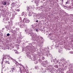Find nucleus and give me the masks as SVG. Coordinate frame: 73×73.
<instances>
[{
    "instance_id": "f257e3e1",
    "label": "nucleus",
    "mask_w": 73,
    "mask_h": 73,
    "mask_svg": "<svg viewBox=\"0 0 73 73\" xmlns=\"http://www.w3.org/2000/svg\"><path fill=\"white\" fill-rule=\"evenodd\" d=\"M2 4L3 5H6L7 4V2L6 1H3L2 2Z\"/></svg>"
},
{
    "instance_id": "f03ea898",
    "label": "nucleus",
    "mask_w": 73,
    "mask_h": 73,
    "mask_svg": "<svg viewBox=\"0 0 73 73\" xmlns=\"http://www.w3.org/2000/svg\"><path fill=\"white\" fill-rule=\"evenodd\" d=\"M25 22V23H29V21L28 20V19H27V18H26Z\"/></svg>"
},
{
    "instance_id": "7ed1b4c3",
    "label": "nucleus",
    "mask_w": 73,
    "mask_h": 73,
    "mask_svg": "<svg viewBox=\"0 0 73 73\" xmlns=\"http://www.w3.org/2000/svg\"><path fill=\"white\" fill-rule=\"evenodd\" d=\"M24 25L23 24H21L20 25V28H23V27H24Z\"/></svg>"
},
{
    "instance_id": "20e7f679",
    "label": "nucleus",
    "mask_w": 73,
    "mask_h": 73,
    "mask_svg": "<svg viewBox=\"0 0 73 73\" xmlns=\"http://www.w3.org/2000/svg\"><path fill=\"white\" fill-rule=\"evenodd\" d=\"M11 69L12 72H13V70H16V69L15 68H11Z\"/></svg>"
},
{
    "instance_id": "39448f33",
    "label": "nucleus",
    "mask_w": 73,
    "mask_h": 73,
    "mask_svg": "<svg viewBox=\"0 0 73 73\" xmlns=\"http://www.w3.org/2000/svg\"><path fill=\"white\" fill-rule=\"evenodd\" d=\"M26 8L28 11H29V10L30 9H31V7H27Z\"/></svg>"
},
{
    "instance_id": "423d86ee",
    "label": "nucleus",
    "mask_w": 73,
    "mask_h": 73,
    "mask_svg": "<svg viewBox=\"0 0 73 73\" xmlns=\"http://www.w3.org/2000/svg\"><path fill=\"white\" fill-rule=\"evenodd\" d=\"M15 10L16 12H20V9H15Z\"/></svg>"
},
{
    "instance_id": "0eeeda50",
    "label": "nucleus",
    "mask_w": 73,
    "mask_h": 73,
    "mask_svg": "<svg viewBox=\"0 0 73 73\" xmlns=\"http://www.w3.org/2000/svg\"><path fill=\"white\" fill-rule=\"evenodd\" d=\"M3 58L4 59H5V60L7 59V60H9V58H4V57Z\"/></svg>"
},
{
    "instance_id": "6e6552de",
    "label": "nucleus",
    "mask_w": 73,
    "mask_h": 73,
    "mask_svg": "<svg viewBox=\"0 0 73 73\" xmlns=\"http://www.w3.org/2000/svg\"><path fill=\"white\" fill-rule=\"evenodd\" d=\"M5 63H6V64H9H9H10V63H9V61H5Z\"/></svg>"
},
{
    "instance_id": "1a4fd4ad",
    "label": "nucleus",
    "mask_w": 73,
    "mask_h": 73,
    "mask_svg": "<svg viewBox=\"0 0 73 73\" xmlns=\"http://www.w3.org/2000/svg\"><path fill=\"white\" fill-rule=\"evenodd\" d=\"M42 71V72H43V73H45V72H46V71H45V69H43Z\"/></svg>"
},
{
    "instance_id": "9d476101",
    "label": "nucleus",
    "mask_w": 73,
    "mask_h": 73,
    "mask_svg": "<svg viewBox=\"0 0 73 73\" xmlns=\"http://www.w3.org/2000/svg\"><path fill=\"white\" fill-rule=\"evenodd\" d=\"M25 20H26V18H25L23 19V22L24 23V22L25 21Z\"/></svg>"
},
{
    "instance_id": "9b49d317",
    "label": "nucleus",
    "mask_w": 73,
    "mask_h": 73,
    "mask_svg": "<svg viewBox=\"0 0 73 73\" xmlns=\"http://www.w3.org/2000/svg\"><path fill=\"white\" fill-rule=\"evenodd\" d=\"M15 64L16 65V66H18L19 65V63L18 62L15 63Z\"/></svg>"
},
{
    "instance_id": "f8f14e48",
    "label": "nucleus",
    "mask_w": 73,
    "mask_h": 73,
    "mask_svg": "<svg viewBox=\"0 0 73 73\" xmlns=\"http://www.w3.org/2000/svg\"><path fill=\"white\" fill-rule=\"evenodd\" d=\"M15 7H16V8H19V6L18 5H15Z\"/></svg>"
},
{
    "instance_id": "ddd939ff",
    "label": "nucleus",
    "mask_w": 73,
    "mask_h": 73,
    "mask_svg": "<svg viewBox=\"0 0 73 73\" xmlns=\"http://www.w3.org/2000/svg\"><path fill=\"white\" fill-rule=\"evenodd\" d=\"M42 60H44V59H45V58L44 57H43L42 58Z\"/></svg>"
},
{
    "instance_id": "4468645a",
    "label": "nucleus",
    "mask_w": 73,
    "mask_h": 73,
    "mask_svg": "<svg viewBox=\"0 0 73 73\" xmlns=\"http://www.w3.org/2000/svg\"><path fill=\"white\" fill-rule=\"evenodd\" d=\"M7 36H10V34H9V33H8L7 34Z\"/></svg>"
},
{
    "instance_id": "2eb2a0df",
    "label": "nucleus",
    "mask_w": 73,
    "mask_h": 73,
    "mask_svg": "<svg viewBox=\"0 0 73 73\" xmlns=\"http://www.w3.org/2000/svg\"><path fill=\"white\" fill-rule=\"evenodd\" d=\"M69 2V1H68L67 2H66V4H68Z\"/></svg>"
},
{
    "instance_id": "dca6fc26",
    "label": "nucleus",
    "mask_w": 73,
    "mask_h": 73,
    "mask_svg": "<svg viewBox=\"0 0 73 73\" xmlns=\"http://www.w3.org/2000/svg\"><path fill=\"white\" fill-rule=\"evenodd\" d=\"M70 53H71V54H73V52L72 51H71L70 52Z\"/></svg>"
},
{
    "instance_id": "f3484780",
    "label": "nucleus",
    "mask_w": 73,
    "mask_h": 73,
    "mask_svg": "<svg viewBox=\"0 0 73 73\" xmlns=\"http://www.w3.org/2000/svg\"><path fill=\"white\" fill-rule=\"evenodd\" d=\"M15 53L16 54H19V52L18 51H16L15 52Z\"/></svg>"
},
{
    "instance_id": "a211bd4d",
    "label": "nucleus",
    "mask_w": 73,
    "mask_h": 73,
    "mask_svg": "<svg viewBox=\"0 0 73 73\" xmlns=\"http://www.w3.org/2000/svg\"><path fill=\"white\" fill-rule=\"evenodd\" d=\"M71 8H70V9H72V8H73V5H72L71 6Z\"/></svg>"
},
{
    "instance_id": "6ab92c4d",
    "label": "nucleus",
    "mask_w": 73,
    "mask_h": 73,
    "mask_svg": "<svg viewBox=\"0 0 73 73\" xmlns=\"http://www.w3.org/2000/svg\"><path fill=\"white\" fill-rule=\"evenodd\" d=\"M38 61H39V62H41V59H39L38 60Z\"/></svg>"
},
{
    "instance_id": "aec40b11",
    "label": "nucleus",
    "mask_w": 73,
    "mask_h": 73,
    "mask_svg": "<svg viewBox=\"0 0 73 73\" xmlns=\"http://www.w3.org/2000/svg\"><path fill=\"white\" fill-rule=\"evenodd\" d=\"M22 16H23L24 15V13H22Z\"/></svg>"
},
{
    "instance_id": "412c9836",
    "label": "nucleus",
    "mask_w": 73,
    "mask_h": 73,
    "mask_svg": "<svg viewBox=\"0 0 73 73\" xmlns=\"http://www.w3.org/2000/svg\"><path fill=\"white\" fill-rule=\"evenodd\" d=\"M16 29L17 30H18V31H19V29H18V28H16Z\"/></svg>"
},
{
    "instance_id": "4be33fe9",
    "label": "nucleus",
    "mask_w": 73,
    "mask_h": 73,
    "mask_svg": "<svg viewBox=\"0 0 73 73\" xmlns=\"http://www.w3.org/2000/svg\"><path fill=\"white\" fill-rule=\"evenodd\" d=\"M56 59L54 60H53V61H54V62H56V61L55 60H56Z\"/></svg>"
},
{
    "instance_id": "5701e85b",
    "label": "nucleus",
    "mask_w": 73,
    "mask_h": 73,
    "mask_svg": "<svg viewBox=\"0 0 73 73\" xmlns=\"http://www.w3.org/2000/svg\"><path fill=\"white\" fill-rule=\"evenodd\" d=\"M5 17H4V18L3 19V20L4 21V19H5Z\"/></svg>"
},
{
    "instance_id": "b1692460",
    "label": "nucleus",
    "mask_w": 73,
    "mask_h": 73,
    "mask_svg": "<svg viewBox=\"0 0 73 73\" xmlns=\"http://www.w3.org/2000/svg\"><path fill=\"white\" fill-rule=\"evenodd\" d=\"M38 20H36V23H37L38 22Z\"/></svg>"
},
{
    "instance_id": "393cba45",
    "label": "nucleus",
    "mask_w": 73,
    "mask_h": 73,
    "mask_svg": "<svg viewBox=\"0 0 73 73\" xmlns=\"http://www.w3.org/2000/svg\"><path fill=\"white\" fill-rule=\"evenodd\" d=\"M36 32H38V30L36 29Z\"/></svg>"
},
{
    "instance_id": "a878e982",
    "label": "nucleus",
    "mask_w": 73,
    "mask_h": 73,
    "mask_svg": "<svg viewBox=\"0 0 73 73\" xmlns=\"http://www.w3.org/2000/svg\"><path fill=\"white\" fill-rule=\"evenodd\" d=\"M19 19L20 20H21V18L20 17L19 18Z\"/></svg>"
},
{
    "instance_id": "bb28decb",
    "label": "nucleus",
    "mask_w": 73,
    "mask_h": 73,
    "mask_svg": "<svg viewBox=\"0 0 73 73\" xmlns=\"http://www.w3.org/2000/svg\"><path fill=\"white\" fill-rule=\"evenodd\" d=\"M51 73H54V72L53 71H52L51 72Z\"/></svg>"
},
{
    "instance_id": "cd10ccee",
    "label": "nucleus",
    "mask_w": 73,
    "mask_h": 73,
    "mask_svg": "<svg viewBox=\"0 0 73 73\" xmlns=\"http://www.w3.org/2000/svg\"><path fill=\"white\" fill-rule=\"evenodd\" d=\"M3 30H4V28H3Z\"/></svg>"
},
{
    "instance_id": "c85d7f7f",
    "label": "nucleus",
    "mask_w": 73,
    "mask_h": 73,
    "mask_svg": "<svg viewBox=\"0 0 73 73\" xmlns=\"http://www.w3.org/2000/svg\"><path fill=\"white\" fill-rule=\"evenodd\" d=\"M57 62H58V60H57Z\"/></svg>"
},
{
    "instance_id": "c756f323",
    "label": "nucleus",
    "mask_w": 73,
    "mask_h": 73,
    "mask_svg": "<svg viewBox=\"0 0 73 73\" xmlns=\"http://www.w3.org/2000/svg\"><path fill=\"white\" fill-rule=\"evenodd\" d=\"M69 1H70L71 0H68Z\"/></svg>"
},
{
    "instance_id": "7c9ffc66",
    "label": "nucleus",
    "mask_w": 73,
    "mask_h": 73,
    "mask_svg": "<svg viewBox=\"0 0 73 73\" xmlns=\"http://www.w3.org/2000/svg\"><path fill=\"white\" fill-rule=\"evenodd\" d=\"M62 73H64V72H62Z\"/></svg>"
},
{
    "instance_id": "2f4dec72",
    "label": "nucleus",
    "mask_w": 73,
    "mask_h": 73,
    "mask_svg": "<svg viewBox=\"0 0 73 73\" xmlns=\"http://www.w3.org/2000/svg\"><path fill=\"white\" fill-rule=\"evenodd\" d=\"M11 71H10V72H11Z\"/></svg>"
}]
</instances>
